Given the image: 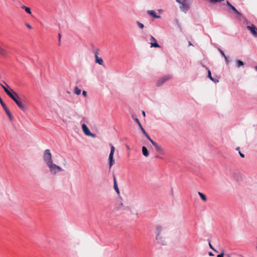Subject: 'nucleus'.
Returning a JSON list of instances; mask_svg holds the SVG:
<instances>
[{"mask_svg":"<svg viewBox=\"0 0 257 257\" xmlns=\"http://www.w3.org/2000/svg\"><path fill=\"white\" fill-rule=\"evenodd\" d=\"M43 160L51 175H56L59 172L64 171V169L60 166L54 163L52 155L49 149H46L44 151Z\"/></svg>","mask_w":257,"mask_h":257,"instance_id":"1","label":"nucleus"},{"mask_svg":"<svg viewBox=\"0 0 257 257\" xmlns=\"http://www.w3.org/2000/svg\"><path fill=\"white\" fill-rule=\"evenodd\" d=\"M4 83L5 85L1 83H0V85L4 89L5 92L15 102L21 109L23 111H25L26 109V108L21 101L20 98L18 94L12 89L9 90L7 87H9L8 85L5 82H4Z\"/></svg>","mask_w":257,"mask_h":257,"instance_id":"2","label":"nucleus"},{"mask_svg":"<svg viewBox=\"0 0 257 257\" xmlns=\"http://www.w3.org/2000/svg\"><path fill=\"white\" fill-rule=\"evenodd\" d=\"M61 118L64 122H67L75 116L76 112L72 108L61 107Z\"/></svg>","mask_w":257,"mask_h":257,"instance_id":"3","label":"nucleus"},{"mask_svg":"<svg viewBox=\"0 0 257 257\" xmlns=\"http://www.w3.org/2000/svg\"><path fill=\"white\" fill-rule=\"evenodd\" d=\"M162 228L161 226L157 225L156 227V238L158 242L162 245L166 244L165 237L163 233H162Z\"/></svg>","mask_w":257,"mask_h":257,"instance_id":"4","label":"nucleus"},{"mask_svg":"<svg viewBox=\"0 0 257 257\" xmlns=\"http://www.w3.org/2000/svg\"><path fill=\"white\" fill-rule=\"evenodd\" d=\"M180 5V9L181 11L186 13L189 10L191 3L189 0H176Z\"/></svg>","mask_w":257,"mask_h":257,"instance_id":"5","label":"nucleus"},{"mask_svg":"<svg viewBox=\"0 0 257 257\" xmlns=\"http://www.w3.org/2000/svg\"><path fill=\"white\" fill-rule=\"evenodd\" d=\"M115 151V148L114 146L110 144V152L108 157L109 160V167L110 168L114 164V161L113 160V155Z\"/></svg>","mask_w":257,"mask_h":257,"instance_id":"6","label":"nucleus"},{"mask_svg":"<svg viewBox=\"0 0 257 257\" xmlns=\"http://www.w3.org/2000/svg\"><path fill=\"white\" fill-rule=\"evenodd\" d=\"M171 78V76L169 75H165L160 78L156 82V85L158 86L163 85L166 81L169 80Z\"/></svg>","mask_w":257,"mask_h":257,"instance_id":"7","label":"nucleus"},{"mask_svg":"<svg viewBox=\"0 0 257 257\" xmlns=\"http://www.w3.org/2000/svg\"><path fill=\"white\" fill-rule=\"evenodd\" d=\"M82 129L83 133L85 134V135H86L87 136H90L94 138L96 137V135L92 133L89 131L88 127L85 124L83 123L82 124Z\"/></svg>","mask_w":257,"mask_h":257,"instance_id":"8","label":"nucleus"},{"mask_svg":"<svg viewBox=\"0 0 257 257\" xmlns=\"http://www.w3.org/2000/svg\"><path fill=\"white\" fill-rule=\"evenodd\" d=\"M0 103L2 105V106H3V108L4 109V110H5L6 113L7 114V115H8L9 118L10 120H13V117L11 114V113L10 112V111L9 110V109L8 108L7 106H6V104L4 102V101H3L2 99L1 98V97H0Z\"/></svg>","mask_w":257,"mask_h":257,"instance_id":"9","label":"nucleus"},{"mask_svg":"<svg viewBox=\"0 0 257 257\" xmlns=\"http://www.w3.org/2000/svg\"><path fill=\"white\" fill-rule=\"evenodd\" d=\"M226 5L229 7L234 12V13L237 16L238 19H241L242 17L241 14L236 9L232 6L228 1H226Z\"/></svg>","mask_w":257,"mask_h":257,"instance_id":"10","label":"nucleus"},{"mask_svg":"<svg viewBox=\"0 0 257 257\" xmlns=\"http://www.w3.org/2000/svg\"><path fill=\"white\" fill-rule=\"evenodd\" d=\"M98 51H99L98 49H96L94 51L95 62V63L102 65H103V61L101 58H100L98 56Z\"/></svg>","mask_w":257,"mask_h":257,"instance_id":"11","label":"nucleus"},{"mask_svg":"<svg viewBox=\"0 0 257 257\" xmlns=\"http://www.w3.org/2000/svg\"><path fill=\"white\" fill-rule=\"evenodd\" d=\"M150 41H151V42H150V44H151V46H150V47L151 48H153V47H155V48H160V45L157 43V40L153 36H151V38H150Z\"/></svg>","mask_w":257,"mask_h":257,"instance_id":"12","label":"nucleus"},{"mask_svg":"<svg viewBox=\"0 0 257 257\" xmlns=\"http://www.w3.org/2000/svg\"><path fill=\"white\" fill-rule=\"evenodd\" d=\"M247 29L254 37H257V28L254 25L247 26Z\"/></svg>","mask_w":257,"mask_h":257,"instance_id":"13","label":"nucleus"},{"mask_svg":"<svg viewBox=\"0 0 257 257\" xmlns=\"http://www.w3.org/2000/svg\"><path fill=\"white\" fill-rule=\"evenodd\" d=\"M156 150L161 155H165V152L164 149L161 146H159L156 143L153 144Z\"/></svg>","mask_w":257,"mask_h":257,"instance_id":"14","label":"nucleus"},{"mask_svg":"<svg viewBox=\"0 0 257 257\" xmlns=\"http://www.w3.org/2000/svg\"><path fill=\"white\" fill-rule=\"evenodd\" d=\"M116 208L119 211H124L127 209V207L125 206L121 201L117 203Z\"/></svg>","mask_w":257,"mask_h":257,"instance_id":"15","label":"nucleus"},{"mask_svg":"<svg viewBox=\"0 0 257 257\" xmlns=\"http://www.w3.org/2000/svg\"><path fill=\"white\" fill-rule=\"evenodd\" d=\"M147 13L154 18L159 19L161 17L160 16L157 15L155 11L154 10H149L147 11Z\"/></svg>","mask_w":257,"mask_h":257,"instance_id":"16","label":"nucleus"},{"mask_svg":"<svg viewBox=\"0 0 257 257\" xmlns=\"http://www.w3.org/2000/svg\"><path fill=\"white\" fill-rule=\"evenodd\" d=\"M113 182H114V189L115 191L116 192L117 194H119V193H120L118 187L117 185L116 178L114 176H113Z\"/></svg>","mask_w":257,"mask_h":257,"instance_id":"17","label":"nucleus"},{"mask_svg":"<svg viewBox=\"0 0 257 257\" xmlns=\"http://www.w3.org/2000/svg\"><path fill=\"white\" fill-rule=\"evenodd\" d=\"M142 153L143 155L146 157H148L149 155V151L147 148L145 146L142 147Z\"/></svg>","mask_w":257,"mask_h":257,"instance_id":"18","label":"nucleus"},{"mask_svg":"<svg viewBox=\"0 0 257 257\" xmlns=\"http://www.w3.org/2000/svg\"><path fill=\"white\" fill-rule=\"evenodd\" d=\"M21 8L24 9L28 14L31 15L32 14L31 9L24 5L21 6Z\"/></svg>","mask_w":257,"mask_h":257,"instance_id":"19","label":"nucleus"},{"mask_svg":"<svg viewBox=\"0 0 257 257\" xmlns=\"http://www.w3.org/2000/svg\"><path fill=\"white\" fill-rule=\"evenodd\" d=\"M244 65V64L242 61L239 60H237L236 61V66L237 67L239 68L240 67L243 66Z\"/></svg>","mask_w":257,"mask_h":257,"instance_id":"20","label":"nucleus"},{"mask_svg":"<svg viewBox=\"0 0 257 257\" xmlns=\"http://www.w3.org/2000/svg\"><path fill=\"white\" fill-rule=\"evenodd\" d=\"M198 195H199V196L200 197V198L204 201H206L207 200V198H206V197L205 196V195L200 192H198Z\"/></svg>","mask_w":257,"mask_h":257,"instance_id":"21","label":"nucleus"},{"mask_svg":"<svg viewBox=\"0 0 257 257\" xmlns=\"http://www.w3.org/2000/svg\"><path fill=\"white\" fill-rule=\"evenodd\" d=\"M81 90L78 87L76 86L74 88V93L78 95L81 93Z\"/></svg>","mask_w":257,"mask_h":257,"instance_id":"22","label":"nucleus"},{"mask_svg":"<svg viewBox=\"0 0 257 257\" xmlns=\"http://www.w3.org/2000/svg\"><path fill=\"white\" fill-rule=\"evenodd\" d=\"M208 77L213 82H218V80H216L215 81L212 77V76H211V71L209 70L208 71Z\"/></svg>","mask_w":257,"mask_h":257,"instance_id":"23","label":"nucleus"},{"mask_svg":"<svg viewBox=\"0 0 257 257\" xmlns=\"http://www.w3.org/2000/svg\"><path fill=\"white\" fill-rule=\"evenodd\" d=\"M145 136L146 137V138L150 141V142L152 144V145H153V144L154 143H155L156 142H154L151 138V137H150V136L148 134H146V135H145Z\"/></svg>","mask_w":257,"mask_h":257,"instance_id":"24","label":"nucleus"},{"mask_svg":"<svg viewBox=\"0 0 257 257\" xmlns=\"http://www.w3.org/2000/svg\"><path fill=\"white\" fill-rule=\"evenodd\" d=\"M145 136L146 137V138L150 141V142L152 144V145H153V144L154 143H155L156 142H154L151 138V137H150V136L148 134H146V135H145Z\"/></svg>","mask_w":257,"mask_h":257,"instance_id":"25","label":"nucleus"},{"mask_svg":"<svg viewBox=\"0 0 257 257\" xmlns=\"http://www.w3.org/2000/svg\"><path fill=\"white\" fill-rule=\"evenodd\" d=\"M6 54V51L4 48L0 47V54L4 56Z\"/></svg>","mask_w":257,"mask_h":257,"instance_id":"26","label":"nucleus"},{"mask_svg":"<svg viewBox=\"0 0 257 257\" xmlns=\"http://www.w3.org/2000/svg\"><path fill=\"white\" fill-rule=\"evenodd\" d=\"M208 1L211 4H215V3H221V2L223 1L224 0H208Z\"/></svg>","mask_w":257,"mask_h":257,"instance_id":"27","label":"nucleus"},{"mask_svg":"<svg viewBox=\"0 0 257 257\" xmlns=\"http://www.w3.org/2000/svg\"><path fill=\"white\" fill-rule=\"evenodd\" d=\"M137 25L138 26V27L141 29H143L144 28V25L143 24H142V23L141 22H137Z\"/></svg>","mask_w":257,"mask_h":257,"instance_id":"28","label":"nucleus"},{"mask_svg":"<svg viewBox=\"0 0 257 257\" xmlns=\"http://www.w3.org/2000/svg\"><path fill=\"white\" fill-rule=\"evenodd\" d=\"M224 254V250L223 249L221 252L217 255V257H223Z\"/></svg>","mask_w":257,"mask_h":257,"instance_id":"29","label":"nucleus"},{"mask_svg":"<svg viewBox=\"0 0 257 257\" xmlns=\"http://www.w3.org/2000/svg\"><path fill=\"white\" fill-rule=\"evenodd\" d=\"M218 50H219V52L220 53V54H221V55H222L223 57H224L225 56H226V55H225V53L223 52V51H222V50H221V49H218Z\"/></svg>","mask_w":257,"mask_h":257,"instance_id":"30","label":"nucleus"},{"mask_svg":"<svg viewBox=\"0 0 257 257\" xmlns=\"http://www.w3.org/2000/svg\"><path fill=\"white\" fill-rule=\"evenodd\" d=\"M25 25L26 26V27L27 28H28L29 29H32V27L28 23H26L25 24Z\"/></svg>","mask_w":257,"mask_h":257,"instance_id":"31","label":"nucleus"},{"mask_svg":"<svg viewBox=\"0 0 257 257\" xmlns=\"http://www.w3.org/2000/svg\"><path fill=\"white\" fill-rule=\"evenodd\" d=\"M209 247L212 249L213 250L215 251H216V250L213 247L212 245H211V244L210 243V242H209Z\"/></svg>","mask_w":257,"mask_h":257,"instance_id":"32","label":"nucleus"},{"mask_svg":"<svg viewBox=\"0 0 257 257\" xmlns=\"http://www.w3.org/2000/svg\"><path fill=\"white\" fill-rule=\"evenodd\" d=\"M224 58V59H225V61L226 63L227 64H228L229 63V60H228L227 57L226 56Z\"/></svg>","mask_w":257,"mask_h":257,"instance_id":"33","label":"nucleus"},{"mask_svg":"<svg viewBox=\"0 0 257 257\" xmlns=\"http://www.w3.org/2000/svg\"><path fill=\"white\" fill-rule=\"evenodd\" d=\"M82 95L84 96V97H86L87 96V92L85 90H83L82 91Z\"/></svg>","mask_w":257,"mask_h":257,"instance_id":"34","label":"nucleus"},{"mask_svg":"<svg viewBox=\"0 0 257 257\" xmlns=\"http://www.w3.org/2000/svg\"><path fill=\"white\" fill-rule=\"evenodd\" d=\"M142 132H143V133L144 134V135H146V134H147V133L146 132V131H145V130L143 128H141Z\"/></svg>","mask_w":257,"mask_h":257,"instance_id":"35","label":"nucleus"},{"mask_svg":"<svg viewBox=\"0 0 257 257\" xmlns=\"http://www.w3.org/2000/svg\"><path fill=\"white\" fill-rule=\"evenodd\" d=\"M134 120H135V121L137 123H140V121L139 119L138 118H137V117L134 118Z\"/></svg>","mask_w":257,"mask_h":257,"instance_id":"36","label":"nucleus"},{"mask_svg":"<svg viewBox=\"0 0 257 257\" xmlns=\"http://www.w3.org/2000/svg\"><path fill=\"white\" fill-rule=\"evenodd\" d=\"M239 155L241 158L244 157V155L243 154L241 153V152H239Z\"/></svg>","mask_w":257,"mask_h":257,"instance_id":"37","label":"nucleus"},{"mask_svg":"<svg viewBox=\"0 0 257 257\" xmlns=\"http://www.w3.org/2000/svg\"><path fill=\"white\" fill-rule=\"evenodd\" d=\"M138 125H139V127H140V129H141V128H143V126H142V124L141 123V122H140V123H138Z\"/></svg>","mask_w":257,"mask_h":257,"instance_id":"38","label":"nucleus"},{"mask_svg":"<svg viewBox=\"0 0 257 257\" xmlns=\"http://www.w3.org/2000/svg\"><path fill=\"white\" fill-rule=\"evenodd\" d=\"M208 254H209V255H210V256L214 255V254L211 252H209Z\"/></svg>","mask_w":257,"mask_h":257,"instance_id":"39","label":"nucleus"},{"mask_svg":"<svg viewBox=\"0 0 257 257\" xmlns=\"http://www.w3.org/2000/svg\"><path fill=\"white\" fill-rule=\"evenodd\" d=\"M142 114H143L144 116H145L146 113H145V112L144 111H142Z\"/></svg>","mask_w":257,"mask_h":257,"instance_id":"40","label":"nucleus"},{"mask_svg":"<svg viewBox=\"0 0 257 257\" xmlns=\"http://www.w3.org/2000/svg\"><path fill=\"white\" fill-rule=\"evenodd\" d=\"M255 249H256V250L257 251V237H256V241Z\"/></svg>","mask_w":257,"mask_h":257,"instance_id":"41","label":"nucleus"},{"mask_svg":"<svg viewBox=\"0 0 257 257\" xmlns=\"http://www.w3.org/2000/svg\"><path fill=\"white\" fill-rule=\"evenodd\" d=\"M188 44H189V46H192V43H191V42L190 41L189 42Z\"/></svg>","mask_w":257,"mask_h":257,"instance_id":"42","label":"nucleus"},{"mask_svg":"<svg viewBox=\"0 0 257 257\" xmlns=\"http://www.w3.org/2000/svg\"><path fill=\"white\" fill-rule=\"evenodd\" d=\"M126 148L127 150H130V148L128 146H126Z\"/></svg>","mask_w":257,"mask_h":257,"instance_id":"43","label":"nucleus"},{"mask_svg":"<svg viewBox=\"0 0 257 257\" xmlns=\"http://www.w3.org/2000/svg\"><path fill=\"white\" fill-rule=\"evenodd\" d=\"M59 40H60V39H61V35H60V34H59Z\"/></svg>","mask_w":257,"mask_h":257,"instance_id":"44","label":"nucleus"},{"mask_svg":"<svg viewBox=\"0 0 257 257\" xmlns=\"http://www.w3.org/2000/svg\"><path fill=\"white\" fill-rule=\"evenodd\" d=\"M132 117L134 119V118H135V116H134V115H132Z\"/></svg>","mask_w":257,"mask_h":257,"instance_id":"45","label":"nucleus"},{"mask_svg":"<svg viewBox=\"0 0 257 257\" xmlns=\"http://www.w3.org/2000/svg\"><path fill=\"white\" fill-rule=\"evenodd\" d=\"M255 69L257 70V66L255 67Z\"/></svg>","mask_w":257,"mask_h":257,"instance_id":"46","label":"nucleus"},{"mask_svg":"<svg viewBox=\"0 0 257 257\" xmlns=\"http://www.w3.org/2000/svg\"><path fill=\"white\" fill-rule=\"evenodd\" d=\"M228 257H230V256L228 255Z\"/></svg>","mask_w":257,"mask_h":257,"instance_id":"47","label":"nucleus"}]
</instances>
